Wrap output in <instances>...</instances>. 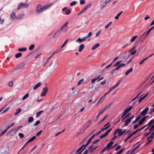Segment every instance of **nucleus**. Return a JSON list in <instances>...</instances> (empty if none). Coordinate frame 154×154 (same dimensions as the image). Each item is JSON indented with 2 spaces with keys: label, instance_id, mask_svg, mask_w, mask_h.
<instances>
[{
  "label": "nucleus",
  "instance_id": "f257e3e1",
  "mask_svg": "<svg viewBox=\"0 0 154 154\" xmlns=\"http://www.w3.org/2000/svg\"><path fill=\"white\" fill-rule=\"evenodd\" d=\"M126 131L125 130L122 131V129L118 128L115 130L114 135H116L117 133H118L119 136H120L123 135L125 132Z\"/></svg>",
  "mask_w": 154,
  "mask_h": 154
},
{
  "label": "nucleus",
  "instance_id": "f03ea898",
  "mask_svg": "<svg viewBox=\"0 0 154 154\" xmlns=\"http://www.w3.org/2000/svg\"><path fill=\"white\" fill-rule=\"evenodd\" d=\"M28 6V4L25 3H21L19 5L17 8V10L26 8Z\"/></svg>",
  "mask_w": 154,
  "mask_h": 154
},
{
  "label": "nucleus",
  "instance_id": "7ed1b4c3",
  "mask_svg": "<svg viewBox=\"0 0 154 154\" xmlns=\"http://www.w3.org/2000/svg\"><path fill=\"white\" fill-rule=\"evenodd\" d=\"M45 11L43 6L42 7L41 5L38 4L36 7V11L38 13H40Z\"/></svg>",
  "mask_w": 154,
  "mask_h": 154
},
{
  "label": "nucleus",
  "instance_id": "20e7f679",
  "mask_svg": "<svg viewBox=\"0 0 154 154\" xmlns=\"http://www.w3.org/2000/svg\"><path fill=\"white\" fill-rule=\"evenodd\" d=\"M68 22H66L60 28V30L63 32H65L67 30Z\"/></svg>",
  "mask_w": 154,
  "mask_h": 154
},
{
  "label": "nucleus",
  "instance_id": "39448f33",
  "mask_svg": "<svg viewBox=\"0 0 154 154\" xmlns=\"http://www.w3.org/2000/svg\"><path fill=\"white\" fill-rule=\"evenodd\" d=\"M112 129V128H111L108 130L105 133L101 135L100 137V139H102L107 136L108 134L110 132Z\"/></svg>",
  "mask_w": 154,
  "mask_h": 154
},
{
  "label": "nucleus",
  "instance_id": "423d86ee",
  "mask_svg": "<svg viewBox=\"0 0 154 154\" xmlns=\"http://www.w3.org/2000/svg\"><path fill=\"white\" fill-rule=\"evenodd\" d=\"M148 116H145L143 117L139 122L138 125H140L143 124V122H144L146 120V118L148 117Z\"/></svg>",
  "mask_w": 154,
  "mask_h": 154
},
{
  "label": "nucleus",
  "instance_id": "0eeeda50",
  "mask_svg": "<svg viewBox=\"0 0 154 154\" xmlns=\"http://www.w3.org/2000/svg\"><path fill=\"white\" fill-rule=\"evenodd\" d=\"M48 91V88L47 87L43 88L42 89V92L41 94V96L42 97L45 96L47 93Z\"/></svg>",
  "mask_w": 154,
  "mask_h": 154
},
{
  "label": "nucleus",
  "instance_id": "6e6552de",
  "mask_svg": "<svg viewBox=\"0 0 154 154\" xmlns=\"http://www.w3.org/2000/svg\"><path fill=\"white\" fill-rule=\"evenodd\" d=\"M132 108V106H128L127 107L125 110L124 111V114H125L126 115L129 112H130Z\"/></svg>",
  "mask_w": 154,
  "mask_h": 154
},
{
  "label": "nucleus",
  "instance_id": "1a4fd4ad",
  "mask_svg": "<svg viewBox=\"0 0 154 154\" xmlns=\"http://www.w3.org/2000/svg\"><path fill=\"white\" fill-rule=\"evenodd\" d=\"M149 108L148 107H146L145 109L142 111L141 113L140 114L143 116H144L146 115L149 111Z\"/></svg>",
  "mask_w": 154,
  "mask_h": 154
},
{
  "label": "nucleus",
  "instance_id": "9d476101",
  "mask_svg": "<svg viewBox=\"0 0 154 154\" xmlns=\"http://www.w3.org/2000/svg\"><path fill=\"white\" fill-rule=\"evenodd\" d=\"M10 17L12 20H13L16 18L17 16L15 15V13L14 11H13L11 14Z\"/></svg>",
  "mask_w": 154,
  "mask_h": 154
},
{
  "label": "nucleus",
  "instance_id": "9b49d317",
  "mask_svg": "<svg viewBox=\"0 0 154 154\" xmlns=\"http://www.w3.org/2000/svg\"><path fill=\"white\" fill-rule=\"evenodd\" d=\"M20 128L18 127L16 128L15 129H12L10 132V133H11V136H13L14 134L16 132V131H17Z\"/></svg>",
  "mask_w": 154,
  "mask_h": 154
},
{
  "label": "nucleus",
  "instance_id": "f8f14e48",
  "mask_svg": "<svg viewBox=\"0 0 154 154\" xmlns=\"http://www.w3.org/2000/svg\"><path fill=\"white\" fill-rule=\"evenodd\" d=\"M52 5V3H48L46 4L45 5L43 6L45 10L49 8Z\"/></svg>",
  "mask_w": 154,
  "mask_h": 154
},
{
  "label": "nucleus",
  "instance_id": "ddd939ff",
  "mask_svg": "<svg viewBox=\"0 0 154 154\" xmlns=\"http://www.w3.org/2000/svg\"><path fill=\"white\" fill-rule=\"evenodd\" d=\"M106 5V3L104 2L103 1H102L100 3V8L103 9Z\"/></svg>",
  "mask_w": 154,
  "mask_h": 154
},
{
  "label": "nucleus",
  "instance_id": "4468645a",
  "mask_svg": "<svg viewBox=\"0 0 154 154\" xmlns=\"http://www.w3.org/2000/svg\"><path fill=\"white\" fill-rule=\"evenodd\" d=\"M153 29V27H152L150 28L149 29L148 31L147 32H145L143 33V35H144V34H146V35L145 36V37H146L147 36L148 34Z\"/></svg>",
  "mask_w": 154,
  "mask_h": 154
},
{
  "label": "nucleus",
  "instance_id": "2eb2a0df",
  "mask_svg": "<svg viewBox=\"0 0 154 154\" xmlns=\"http://www.w3.org/2000/svg\"><path fill=\"white\" fill-rule=\"evenodd\" d=\"M24 15V14L23 13H20L19 14H18L17 15V17L16 19H19L21 18L22 17H23Z\"/></svg>",
  "mask_w": 154,
  "mask_h": 154
},
{
  "label": "nucleus",
  "instance_id": "dca6fc26",
  "mask_svg": "<svg viewBox=\"0 0 154 154\" xmlns=\"http://www.w3.org/2000/svg\"><path fill=\"white\" fill-rule=\"evenodd\" d=\"M84 44L81 45L79 47L78 51L79 52H81L84 48Z\"/></svg>",
  "mask_w": 154,
  "mask_h": 154
},
{
  "label": "nucleus",
  "instance_id": "f3484780",
  "mask_svg": "<svg viewBox=\"0 0 154 154\" xmlns=\"http://www.w3.org/2000/svg\"><path fill=\"white\" fill-rule=\"evenodd\" d=\"M93 144H92V145L88 147V150L90 151V152H92L97 147V146L96 147L94 148L93 149H92L93 147Z\"/></svg>",
  "mask_w": 154,
  "mask_h": 154
},
{
  "label": "nucleus",
  "instance_id": "a211bd4d",
  "mask_svg": "<svg viewBox=\"0 0 154 154\" xmlns=\"http://www.w3.org/2000/svg\"><path fill=\"white\" fill-rule=\"evenodd\" d=\"M154 123V119H153L151 120H150V121L149 122L148 124V127L145 129V130H147L150 126V125L152 124H153Z\"/></svg>",
  "mask_w": 154,
  "mask_h": 154
},
{
  "label": "nucleus",
  "instance_id": "6ab92c4d",
  "mask_svg": "<svg viewBox=\"0 0 154 154\" xmlns=\"http://www.w3.org/2000/svg\"><path fill=\"white\" fill-rule=\"evenodd\" d=\"M133 70V68H131L127 70L125 73V75H128Z\"/></svg>",
  "mask_w": 154,
  "mask_h": 154
},
{
  "label": "nucleus",
  "instance_id": "aec40b11",
  "mask_svg": "<svg viewBox=\"0 0 154 154\" xmlns=\"http://www.w3.org/2000/svg\"><path fill=\"white\" fill-rule=\"evenodd\" d=\"M36 137V136H34L32 137L27 142H26V143H28L33 141L35 138Z\"/></svg>",
  "mask_w": 154,
  "mask_h": 154
},
{
  "label": "nucleus",
  "instance_id": "412c9836",
  "mask_svg": "<svg viewBox=\"0 0 154 154\" xmlns=\"http://www.w3.org/2000/svg\"><path fill=\"white\" fill-rule=\"evenodd\" d=\"M113 142L112 141H111L107 145L106 147V148L110 149L111 148V147L112 145L113 144Z\"/></svg>",
  "mask_w": 154,
  "mask_h": 154
},
{
  "label": "nucleus",
  "instance_id": "4be33fe9",
  "mask_svg": "<svg viewBox=\"0 0 154 154\" xmlns=\"http://www.w3.org/2000/svg\"><path fill=\"white\" fill-rule=\"evenodd\" d=\"M41 85V83L39 82L38 84H36L33 88V89L35 90L36 89L39 87Z\"/></svg>",
  "mask_w": 154,
  "mask_h": 154
},
{
  "label": "nucleus",
  "instance_id": "5701e85b",
  "mask_svg": "<svg viewBox=\"0 0 154 154\" xmlns=\"http://www.w3.org/2000/svg\"><path fill=\"white\" fill-rule=\"evenodd\" d=\"M131 122V120L130 119H126L125 120V126H127Z\"/></svg>",
  "mask_w": 154,
  "mask_h": 154
},
{
  "label": "nucleus",
  "instance_id": "b1692460",
  "mask_svg": "<svg viewBox=\"0 0 154 154\" xmlns=\"http://www.w3.org/2000/svg\"><path fill=\"white\" fill-rule=\"evenodd\" d=\"M21 109L20 108H19L17 110L16 112H15L14 115L15 116H16L17 114H18L21 111Z\"/></svg>",
  "mask_w": 154,
  "mask_h": 154
},
{
  "label": "nucleus",
  "instance_id": "393cba45",
  "mask_svg": "<svg viewBox=\"0 0 154 154\" xmlns=\"http://www.w3.org/2000/svg\"><path fill=\"white\" fill-rule=\"evenodd\" d=\"M29 93H26L22 98V100H23L26 99L27 98H28L29 97Z\"/></svg>",
  "mask_w": 154,
  "mask_h": 154
},
{
  "label": "nucleus",
  "instance_id": "a878e982",
  "mask_svg": "<svg viewBox=\"0 0 154 154\" xmlns=\"http://www.w3.org/2000/svg\"><path fill=\"white\" fill-rule=\"evenodd\" d=\"M99 46V43H97L93 46L92 48V50H94L97 48Z\"/></svg>",
  "mask_w": 154,
  "mask_h": 154
},
{
  "label": "nucleus",
  "instance_id": "bb28decb",
  "mask_svg": "<svg viewBox=\"0 0 154 154\" xmlns=\"http://www.w3.org/2000/svg\"><path fill=\"white\" fill-rule=\"evenodd\" d=\"M100 77V76H98L96 78L92 79L91 81V83H94L96 81L99 79Z\"/></svg>",
  "mask_w": 154,
  "mask_h": 154
},
{
  "label": "nucleus",
  "instance_id": "cd10ccee",
  "mask_svg": "<svg viewBox=\"0 0 154 154\" xmlns=\"http://www.w3.org/2000/svg\"><path fill=\"white\" fill-rule=\"evenodd\" d=\"M103 113V112L101 110H100V112H99V113H98V114H97V116L96 117V119L95 120V121L97 120L99 118L101 114H102Z\"/></svg>",
  "mask_w": 154,
  "mask_h": 154
},
{
  "label": "nucleus",
  "instance_id": "c85d7f7f",
  "mask_svg": "<svg viewBox=\"0 0 154 154\" xmlns=\"http://www.w3.org/2000/svg\"><path fill=\"white\" fill-rule=\"evenodd\" d=\"M26 48H20L18 49L19 51L20 52H23L25 51L26 50Z\"/></svg>",
  "mask_w": 154,
  "mask_h": 154
},
{
  "label": "nucleus",
  "instance_id": "c756f323",
  "mask_svg": "<svg viewBox=\"0 0 154 154\" xmlns=\"http://www.w3.org/2000/svg\"><path fill=\"white\" fill-rule=\"evenodd\" d=\"M123 11H121L115 17V18L116 20H118L119 19V16L121 15V14L122 13Z\"/></svg>",
  "mask_w": 154,
  "mask_h": 154
},
{
  "label": "nucleus",
  "instance_id": "7c9ffc66",
  "mask_svg": "<svg viewBox=\"0 0 154 154\" xmlns=\"http://www.w3.org/2000/svg\"><path fill=\"white\" fill-rule=\"evenodd\" d=\"M43 112V110H41L37 112L36 114V117H38Z\"/></svg>",
  "mask_w": 154,
  "mask_h": 154
},
{
  "label": "nucleus",
  "instance_id": "2f4dec72",
  "mask_svg": "<svg viewBox=\"0 0 154 154\" xmlns=\"http://www.w3.org/2000/svg\"><path fill=\"white\" fill-rule=\"evenodd\" d=\"M137 37V35H136L133 37L131 39V42H134L136 38Z\"/></svg>",
  "mask_w": 154,
  "mask_h": 154
},
{
  "label": "nucleus",
  "instance_id": "473e14b6",
  "mask_svg": "<svg viewBox=\"0 0 154 154\" xmlns=\"http://www.w3.org/2000/svg\"><path fill=\"white\" fill-rule=\"evenodd\" d=\"M33 118L32 116L30 117L28 119V122L29 123H30L33 121Z\"/></svg>",
  "mask_w": 154,
  "mask_h": 154
},
{
  "label": "nucleus",
  "instance_id": "72a5a7b5",
  "mask_svg": "<svg viewBox=\"0 0 154 154\" xmlns=\"http://www.w3.org/2000/svg\"><path fill=\"white\" fill-rule=\"evenodd\" d=\"M22 56V54L21 53H19L15 55V57L16 58H18L20 57H21Z\"/></svg>",
  "mask_w": 154,
  "mask_h": 154
},
{
  "label": "nucleus",
  "instance_id": "f704fd0d",
  "mask_svg": "<svg viewBox=\"0 0 154 154\" xmlns=\"http://www.w3.org/2000/svg\"><path fill=\"white\" fill-rule=\"evenodd\" d=\"M141 116L138 117L133 122V123H134L137 122L141 118Z\"/></svg>",
  "mask_w": 154,
  "mask_h": 154
},
{
  "label": "nucleus",
  "instance_id": "c9c22d12",
  "mask_svg": "<svg viewBox=\"0 0 154 154\" xmlns=\"http://www.w3.org/2000/svg\"><path fill=\"white\" fill-rule=\"evenodd\" d=\"M110 126V125H109L105 127L104 128H101L100 131H103L105 130L108 128Z\"/></svg>",
  "mask_w": 154,
  "mask_h": 154
},
{
  "label": "nucleus",
  "instance_id": "e433bc0d",
  "mask_svg": "<svg viewBox=\"0 0 154 154\" xmlns=\"http://www.w3.org/2000/svg\"><path fill=\"white\" fill-rule=\"evenodd\" d=\"M35 45L32 44L31 45H30V46L29 47V49L30 50H32L34 48Z\"/></svg>",
  "mask_w": 154,
  "mask_h": 154
},
{
  "label": "nucleus",
  "instance_id": "4c0bfd02",
  "mask_svg": "<svg viewBox=\"0 0 154 154\" xmlns=\"http://www.w3.org/2000/svg\"><path fill=\"white\" fill-rule=\"evenodd\" d=\"M76 2V1H75L72 2H71L70 3L69 5L71 6H72L73 5H75Z\"/></svg>",
  "mask_w": 154,
  "mask_h": 154
},
{
  "label": "nucleus",
  "instance_id": "58836bf2",
  "mask_svg": "<svg viewBox=\"0 0 154 154\" xmlns=\"http://www.w3.org/2000/svg\"><path fill=\"white\" fill-rule=\"evenodd\" d=\"M84 145H83L80 148H79L76 151V153H78L79 152L82 148L83 149V147H84Z\"/></svg>",
  "mask_w": 154,
  "mask_h": 154
},
{
  "label": "nucleus",
  "instance_id": "ea45409f",
  "mask_svg": "<svg viewBox=\"0 0 154 154\" xmlns=\"http://www.w3.org/2000/svg\"><path fill=\"white\" fill-rule=\"evenodd\" d=\"M68 41V39L66 40L65 42H64V43L61 46V48H63L65 45L67 43Z\"/></svg>",
  "mask_w": 154,
  "mask_h": 154
},
{
  "label": "nucleus",
  "instance_id": "a19ab883",
  "mask_svg": "<svg viewBox=\"0 0 154 154\" xmlns=\"http://www.w3.org/2000/svg\"><path fill=\"white\" fill-rule=\"evenodd\" d=\"M82 42V41L81 38H78L75 41L76 42H78L79 43H81Z\"/></svg>",
  "mask_w": 154,
  "mask_h": 154
},
{
  "label": "nucleus",
  "instance_id": "79ce46f5",
  "mask_svg": "<svg viewBox=\"0 0 154 154\" xmlns=\"http://www.w3.org/2000/svg\"><path fill=\"white\" fill-rule=\"evenodd\" d=\"M70 10L69 9H67L65 11V14L66 15L69 14L70 13Z\"/></svg>",
  "mask_w": 154,
  "mask_h": 154
},
{
  "label": "nucleus",
  "instance_id": "37998d69",
  "mask_svg": "<svg viewBox=\"0 0 154 154\" xmlns=\"http://www.w3.org/2000/svg\"><path fill=\"white\" fill-rule=\"evenodd\" d=\"M101 32V30H100L98 32L96 33L95 36L96 37H98L99 35L100 34Z\"/></svg>",
  "mask_w": 154,
  "mask_h": 154
},
{
  "label": "nucleus",
  "instance_id": "c03bdc74",
  "mask_svg": "<svg viewBox=\"0 0 154 154\" xmlns=\"http://www.w3.org/2000/svg\"><path fill=\"white\" fill-rule=\"evenodd\" d=\"M103 98V97H102L100 98V99L98 101V102H97V104H96V105H97L98 104V103H102L103 102V100H102V99Z\"/></svg>",
  "mask_w": 154,
  "mask_h": 154
},
{
  "label": "nucleus",
  "instance_id": "a18cd8bd",
  "mask_svg": "<svg viewBox=\"0 0 154 154\" xmlns=\"http://www.w3.org/2000/svg\"><path fill=\"white\" fill-rule=\"evenodd\" d=\"M7 131L5 129L3 131H2L0 134V137H1L2 135L5 134L6 133Z\"/></svg>",
  "mask_w": 154,
  "mask_h": 154
},
{
  "label": "nucleus",
  "instance_id": "49530a36",
  "mask_svg": "<svg viewBox=\"0 0 154 154\" xmlns=\"http://www.w3.org/2000/svg\"><path fill=\"white\" fill-rule=\"evenodd\" d=\"M19 136L20 138H22L24 137V135L23 133H19Z\"/></svg>",
  "mask_w": 154,
  "mask_h": 154
},
{
  "label": "nucleus",
  "instance_id": "de8ad7c7",
  "mask_svg": "<svg viewBox=\"0 0 154 154\" xmlns=\"http://www.w3.org/2000/svg\"><path fill=\"white\" fill-rule=\"evenodd\" d=\"M40 123V121L39 120H38L36 121V122L35 123L34 125L35 126H36Z\"/></svg>",
  "mask_w": 154,
  "mask_h": 154
},
{
  "label": "nucleus",
  "instance_id": "09e8293b",
  "mask_svg": "<svg viewBox=\"0 0 154 154\" xmlns=\"http://www.w3.org/2000/svg\"><path fill=\"white\" fill-rule=\"evenodd\" d=\"M132 135L131 134V135H130L128 137L126 138V139L125 141H124V142L125 143L126 142L127 140L129 139H130L131 137H132Z\"/></svg>",
  "mask_w": 154,
  "mask_h": 154
},
{
  "label": "nucleus",
  "instance_id": "8fccbe9b",
  "mask_svg": "<svg viewBox=\"0 0 154 154\" xmlns=\"http://www.w3.org/2000/svg\"><path fill=\"white\" fill-rule=\"evenodd\" d=\"M140 129L139 128H138V129L136 131H135L132 134H131L132 135V136L135 134L138 131H139V130H140Z\"/></svg>",
  "mask_w": 154,
  "mask_h": 154
},
{
  "label": "nucleus",
  "instance_id": "3c124183",
  "mask_svg": "<svg viewBox=\"0 0 154 154\" xmlns=\"http://www.w3.org/2000/svg\"><path fill=\"white\" fill-rule=\"evenodd\" d=\"M13 83L12 82H10L9 83V86L11 87L13 86Z\"/></svg>",
  "mask_w": 154,
  "mask_h": 154
},
{
  "label": "nucleus",
  "instance_id": "603ef678",
  "mask_svg": "<svg viewBox=\"0 0 154 154\" xmlns=\"http://www.w3.org/2000/svg\"><path fill=\"white\" fill-rule=\"evenodd\" d=\"M112 23V22H110L105 26V28L107 29Z\"/></svg>",
  "mask_w": 154,
  "mask_h": 154
},
{
  "label": "nucleus",
  "instance_id": "864d4df0",
  "mask_svg": "<svg viewBox=\"0 0 154 154\" xmlns=\"http://www.w3.org/2000/svg\"><path fill=\"white\" fill-rule=\"evenodd\" d=\"M10 108V107H7L2 112V113H5V112H7V111H8V109H9Z\"/></svg>",
  "mask_w": 154,
  "mask_h": 154
},
{
  "label": "nucleus",
  "instance_id": "5fc2aeb1",
  "mask_svg": "<svg viewBox=\"0 0 154 154\" xmlns=\"http://www.w3.org/2000/svg\"><path fill=\"white\" fill-rule=\"evenodd\" d=\"M121 61H118V62H117L116 63V64L114 65V67H116L121 62Z\"/></svg>",
  "mask_w": 154,
  "mask_h": 154
},
{
  "label": "nucleus",
  "instance_id": "6e6d98bb",
  "mask_svg": "<svg viewBox=\"0 0 154 154\" xmlns=\"http://www.w3.org/2000/svg\"><path fill=\"white\" fill-rule=\"evenodd\" d=\"M92 34V33L91 32H90L86 36V37H87V38H89V37H90L91 35Z\"/></svg>",
  "mask_w": 154,
  "mask_h": 154
},
{
  "label": "nucleus",
  "instance_id": "4d7b16f0",
  "mask_svg": "<svg viewBox=\"0 0 154 154\" xmlns=\"http://www.w3.org/2000/svg\"><path fill=\"white\" fill-rule=\"evenodd\" d=\"M92 5V4L91 3H90L88 4L86 6V8H87V9H88L90 7H91V6Z\"/></svg>",
  "mask_w": 154,
  "mask_h": 154
},
{
  "label": "nucleus",
  "instance_id": "13d9d810",
  "mask_svg": "<svg viewBox=\"0 0 154 154\" xmlns=\"http://www.w3.org/2000/svg\"><path fill=\"white\" fill-rule=\"evenodd\" d=\"M124 149V148L122 149H120L118 152H117V154H120L121 153H122L123 151V150Z\"/></svg>",
  "mask_w": 154,
  "mask_h": 154
},
{
  "label": "nucleus",
  "instance_id": "bf43d9fd",
  "mask_svg": "<svg viewBox=\"0 0 154 154\" xmlns=\"http://www.w3.org/2000/svg\"><path fill=\"white\" fill-rule=\"evenodd\" d=\"M84 81V79H81L80 80L78 83V85H80L81 83L83 82Z\"/></svg>",
  "mask_w": 154,
  "mask_h": 154
},
{
  "label": "nucleus",
  "instance_id": "052dcab7",
  "mask_svg": "<svg viewBox=\"0 0 154 154\" xmlns=\"http://www.w3.org/2000/svg\"><path fill=\"white\" fill-rule=\"evenodd\" d=\"M91 121H89L87 123V124L88 125L87 127H89L91 124Z\"/></svg>",
  "mask_w": 154,
  "mask_h": 154
},
{
  "label": "nucleus",
  "instance_id": "680f3d73",
  "mask_svg": "<svg viewBox=\"0 0 154 154\" xmlns=\"http://www.w3.org/2000/svg\"><path fill=\"white\" fill-rule=\"evenodd\" d=\"M107 108L106 106L103 109H100V110L102 111L103 112L106 110Z\"/></svg>",
  "mask_w": 154,
  "mask_h": 154
},
{
  "label": "nucleus",
  "instance_id": "e2e57ef3",
  "mask_svg": "<svg viewBox=\"0 0 154 154\" xmlns=\"http://www.w3.org/2000/svg\"><path fill=\"white\" fill-rule=\"evenodd\" d=\"M80 3L81 5H83L85 3V2L84 0H80Z\"/></svg>",
  "mask_w": 154,
  "mask_h": 154
},
{
  "label": "nucleus",
  "instance_id": "0e129e2a",
  "mask_svg": "<svg viewBox=\"0 0 154 154\" xmlns=\"http://www.w3.org/2000/svg\"><path fill=\"white\" fill-rule=\"evenodd\" d=\"M100 141V140L99 139H97L94 141L93 143V144H94L97 143L98 142Z\"/></svg>",
  "mask_w": 154,
  "mask_h": 154
},
{
  "label": "nucleus",
  "instance_id": "69168bd1",
  "mask_svg": "<svg viewBox=\"0 0 154 154\" xmlns=\"http://www.w3.org/2000/svg\"><path fill=\"white\" fill-rule=\"evenodd\" d=\"M121 67V66L119 65H118L117 66H116V68L115 69V70H117L119 69Z\"/></svg>",
  "mask_w": 154,
  "mask_h": 154
},
{
  "label": "nucleus",
  "instance_id": "338daca9",
  "mask_svg": "<svg viewBox=\"0 0 154 154\" xmlns=\"http://www.w3.org/2000/svg\"><path fill=\"white\" fill-rule=\"evenodd\" d=\"M87 38V37H86V36L82 38H81L82 42L85 40Z\"/></svg>",
  "mask_w": 154,
  "mask_h": 154
},
{
  "label": "nucleus",
  "instance_id": "774afa93",
  "mask_svg": "<svg viewBox=\"0 0 154 154\" xmlns=\"http://www.w3.org/2000/svg\"><path fill=\"white\" fill-rule=\"evenodd\" d=\"M106 83V80H104L103 82H101V84L102 85L105 84Z\"/></svg>",
  "mask_w": 154,
  "mask_h": 154
}]
</instances>
